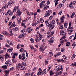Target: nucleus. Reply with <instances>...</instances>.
Returning a JSON list of instances; mask_svg holds the SVG:
<instances>
[{
  "mask_svg": "<svg viewBox=\"0 0 76 76\" xmlns=\"http://www.w3.org/2000/svg\"><path fill=\"white\" fill-rule=\"evenodd\" d=\"M4 72H5V75H8L9 73V72H10V70H7L5 69L4 70Z\"/></svg>",
  "mask_w": 76,
  "mask_h": 76,
  "instance_id": "1a4fd4ad",
  "label": "nucleus"
},
{
  "mask_svg": "<svg viewBox=\"0 0 76 76\" xmlns=\"http://www.w3.org/2000/svg\"><path fill=\"white\" fill-rule=\"evenodd\" d=\"M56 75H55V76H58V72H56Z\"/></svg>",
  "mask_w": 76,
  "mask_h": 76,
  "instance_id": "774afa93",
  "label": "nucleus"
},
{
  "mask_svg": "<svg viewBox=\"0 0 76 76\" xmlns=\"http://www.w3.org/2000/svg\"><path fill=\"white\" fill-rule=\"evenodd\" d=\"M75 54H73V55H72V60H73V59H74L75 58Z\"/></svg>",
  "mask_w": 76,
  "mask_h": 76,
  "instance_id": "cd10ccee",
  "label": "nucleus"
},
{
  "mask_svg": "<svg viewBox=\"0 0 76 76\" xmlns=\"http://www.w3.org/2000/svg\"><path fill=\"white\" fill-rule=\"evenodd\" d=\"M5 58L6 59L8 58H9V55L7 53H6L5 54Z\"/></svg>",
  "mask_w": 76,
  "mask_h": 76,
  "instance_id": "4be33fe9",
  "label": "nucleus"
},
{
  "mask_svg": "<svg viewBox=\"0 0 76 76\" xmlns=\"http://www.w3.org/2000/svg\"><path fill=\"white\" fill-rule=\"evenodd\" d=\"M21 45L20 44H19L18 45H17V49H19L20 47L19 46H20Z\"/></svg>",
  "mask_w": 76,
  "mask_h": 76,
  "instance_id": "49530a36",
  "label": "nucleus"
},
{
  "mask_svg": "<svg viewBox=\"0 0 76 76\" xmlns=\"http://www.w3.org/2000/svg\"><path fill=\"white\" fill-rule=\"evenodd\" d=\"M73 31V30H69V33H68L69 35H70L71 34H72V31Z\"/></svg>",
  "mask_w": 76,
  "mask_h": 76,
  "instance_id": "aec40b11",
  "label": "nucleus"
},
{
  "mask_svg": "<svg viewBox=\"0 0 76 76\" xmlns=\"http://www.w3.org/2000/svg\"><path fill=\"white\" fill-rule=\"evenodd\" d=\"M22 35L20 34L18 37V38H22Z\"/></svg>",
  "mask_w": 76,
  "mask_h": 76,
  "instance_id": "6e6d98bb",
  "label": "nucleus"
},
{
  "mask_svg": "<svg viewBox=\"0 0 76 76\" xmlns=\"http://www.w3.org/2000/svg\"><path fill=\"white\" fill-rule=\"evenodd\" d=\"M54 2H55V6H57V4H58V1H54Z\"/></svg>",
  "mask_w": 76,
  "mask_h": 76,
  "instance_id": "2f4dec72",
  "label": "nucleus"
},
{
  "mask_svg": "<svg viewBox=\"0 0 76 76\" xmlns=\"http://www.w3.org/2000/svg\"><path fill=\"white\" fill-rule=\"evenodd\" d=\"M9 14L11 16H12V15H13V13L12 12H11Z\"/></svg>",
  "mask_w": 76,
  "mask_h": 76,
  "instance_id": "3c124183",
  "label": "nucleus"
},
{
  "mask_svg": "<svg viewBox=\"0 0 76 76\" xmlns=\"http://www.w3.org/2000/svg\"><path fill=\"white\" fill-rule=\"evenodd\" d=\"M8 53H12V49H8Z\"/></svg>",
  "mask_w": 76,
  "mask_h": 76,
  "instance_id": "bb28decb",
  "label": "nucleus"
},
{
  "mask_svg": "<svg viewBox=\"0 0 76 76\" xmlns=\"http://www.w3.org/2000/svg\"><path fill=\"white\" fill-rule=\"evenodd\" d=\"M50 69H51V67H50V66H49L48 69V71H49V70H50Z\"/></svg>",
  "mask_w": 76,
  "mask_h": 76,
  "instance_id": "052dcab7",
  "label": "nucleus"
},
{
  "mask_svg": "<svg viewBox=\"0 0 76 76\" xmlns=\"http://www.w3.org/2000/svg\"><path fill=\"white\" fill-rule=\"evenodd\" d=\"M40 21L39 22L40 23H43L44 22V20L42 18H41L40 20Z\"/></svg>",
  "mask_w": 76,
  "mask_h": 76,
  "instance_id": "c85d7f7f",
  "label": "nucleus"
},
{
  "mask_svg": "<svg viewBox=\"0 0 76 76\" xmlns=\"http://www.w3.org/2000/svg\"><path fill=\"white\" fill-rule=\"evenodd\" d=\"M45 3V1H42L40 4V8H42L44 6V3Z\"/></svg>",
  "mask_w": 76,
  "mask_h": 76,
  "instance_id": "39448f33",
  "label": "nucleus"
},
{
  "mask_svg": "<svg viewBox=\"0 0 76 76\" xmlns=\"http://www.w3.org/2000/svg\"><path fill=\"white\" fill-rule=\"evenodd\" d=\"M7 42L9 44L12 45H13V42L11 41H9V40H7Z\"/></svg>",
  "mask_w": 76,
  "mask_h": 76,
  "instance_id": "dca6fc26",
  "label": "nucleus"
},
{
  "mask_svg": "<svg viewBox=\"0 0 76 76\" xmlns=\"http://www.w3.org/2000/svg\"><path fill=\"white\" fill-rule=\"evenodd\" d=\"M76 45V44H75V42H74L72 45V46H73V48H75Z\"/></svg>",
  "mask_w": 76,
  "mask_h": 76,
  "instance_id": "e433bc0d",
  "label": "nucleus"
},
{
  "mask_svg": "<svg viewBox=\"0 0 76 76\" xmlns=\"http://www.w3.org/2000/svg\"><path fill=\"white\" fill-rule=\"evenodd\" d=\"M22 56L23 57V58H22V60H25V53L23 52L22 54Z\"/></svg>",
  "mask_w": 76,
  "mask_h": 76,
  "instance_id": "ddd939ff",
  "label": "nucleus"
},
{
  "mask_svg": "<svg viewBox=\"0 0 76 76\" xmlns=\"http://www.w3.org/2000/svg\"><path fill=\"white\" fill-rule=\"evenodd\" d=\"M44 48H40V51H41L42 52L44 51Z\"/></svg>",
  "mask_w": 76,
  "mask_h": 76,
  "instance_id": "c9c22d12",
  "label": "nucleus"
},
{
  "mask_svg": "<svg viewBox=\"0 0 76 76\" xmlns=\"http://www.w3.org/2000/svg\"><path fill=\"white\" fill-rule=\"evenodd\" d=\"M45 23L48 24V26L49 27V30L51 31L53 29V28H54V25L51 24L50 23L49 24L47 20H46L45 21Z\"/></svg>",
  "mask_w": 76,
  "mask_h": 76,
  "instance_id": "f03ea898",
  "label": "nucleus"
},
{
  "mask_svg": "<svg viewBox=\"0 0 76 76\" xmlns=\"http://www.w3.org/2000/svg\"><path fill=\"white\" fill-rule=\"evenodd\" d=\"M19 68L20 70H26V68L23 66H20L19 67Z\"/></svg>",
  "mask_w": 76,
  "mask_h": 76,
  "instance_id": "f8f14e48",
  "label": "nucleus"
},
{
  "mask_svg": "<svg viewBox=\"0 0 76 76\" xmlns=\"http://www.w3.org/2000/svg\"><path fill=\"white\" fill-rule=\"evenodd\" d=\"M19 59H21V58H22V56H21V55H19Z\"/></svg>",
  "mask_w": 76,
  "mask_h": 76,
  "instance_id": "680f3d73",
  "label": "nucleus"
},
{
  "mask_svg": "<svg viewBox=\"0 0 76 76\" xmlns=\"http://www.w3.org/2000/svg\"><path fill=\"white\" fill-rule=\"evenodd\" d=\"M19 9V6H15V7L14 9L13 10L14 12H16V11Z\"/></svg>",
  "mask_w": 76,
  "mask_h": 76,
  "instance_id": "0eeeda50",
  "label": "nucleus"
},
{
  "mask_svg": "<svg viewBox=\"0 0 76 76\" xmlns=\"http://www.w3.org/2000/svg\"><path fill=\"white\" fill-rule=\"evenodd\" d=\"M12 24V22H9L8 24V26H10V25H11V24Z\"/></svg>",
  "mask_w": 76,
  "mask_h": 76,
  "instance_id": "13d9d810",
  "label": "nucleus"
},
{
  "mask_svg": "<svg viewBox=\"0 0 76 76\" xmlns=\"http://www.w3.org/2000/svg\"><path fill=\"white\" fill-rule=\"evenodd\" d=\"M70 45V43L69 42H67L66 43V46H69Z\"/></svg>",
  "mask_w": 76,
  "mask_h": 76,
  "instance_id": "4c0bfd02",
  "label": "nucleus"
},
{
  "mask_svg": "<svg viewBox=\"0 0 76 76\" xmlns=\"http://www.w3.org/2000/svg\"><path fill=\"white\" fill-rule=\"evenodd\" d=\"M49 8V6L46 5L44 7V10H47Z\"/></svg>",
  "mask_w": 76,
  "mask_h": 76,
  "instance_id": "412c9836",
  "label": "nucleus"
},
{
  "mask_svg": "<svg viewBox=\"0 0 76 76\" xmlns=\"http://www.w3.org/2000/svg\"><path fill=\"white\" fill-rule=\"evenodd\" d=\"M62 12H63V11H62V10H61L59 12L58 15H61V14L62 13Z\"/></svg>",
  "mask_w": 76,
  "mask_h": 76,
  "instance_id": "a19ab883",
  "label": "nucleus"
},
{
  "mask_svg": "<svg viewBox=\"0 0 76 76\" xmlns=\"http://www.w3.org/2000/svg\"><path fill=\"white\" fill-rule=\"evenodd\" d=\"M23 51H24V52L25 51V50L23 49V48H21L20 50V52H23Z\"/></svg>",
  "mask_w": 76,
  "mask_h": 76,
  "instance_id": "58836bf2",
  "label": "nucleus"
},
{
  "mask_svg": "<svg viewBox=\"0 0 76 76\" xmlns=\"http://www.w3.org/2000/svg\"><path fill=\"white\" fill-rule=\"evenodd\" d=\"M36 38H37L36 39V41L37 42H39V41H41V39H42V38H40V37L39 38V39H38L39 38L38 37H36Z\"/></svg>",
  "mask_w": 76,
  "mask_h": 76,
  "instance_id": "9b49d317",
  "label": "nucleus"
},
{
  "mask_svg": "<svg viewBox=\"0 0 76 76\" xmlns=\"http://www.w3.org/2000/svg\"><path fill=\"white\" fill-rule=\"evenodd\" d=\"M14 29L15 31H19V28L18 27L15 28Z\"/></svg>",
  "mask_w": 76,
  "mask_h": 76,
  "instance_id": "473e14b6",
  "label": "nucleus"
},
{
  "mask_svg": "<svg viewBox=\"0 0 76 76\" xmlns=\"http://www.w3.org/2000/svg\"><path fill=\"white\" fill-rule=\"evenodd\" d=\"M26 63H25L24 62H22L21 63V66H26Z\"/></svg>",
  "mask_w": 76,
  "mask_h": 76,
  "instance_id": "b1692460",
  "label": "nucleus"
},
{
  "mask_svg": "<svg viewBox=\"0 0 76 76\" xmlns=\"http://www.w3.org/2000/svg\"><path fill=\"white\" fill-rule=\"evenodd\" d=\"M10 62V60L7 61L6 62H5V64H6V65H8L9 64V63Z\"/></svg>",
  "mask_w": 76,
  "mask_h": 76,
  "instance_id": "f704fd0d",
  "label": "nucleus"
},
{
  "mask_svg": "<svg viewBox=\"0 0 76 76\" xmlns=\"http://www.w3.org/2000/svg\"><path fill=\"white\" fill-rule=\"evenodd\" d=\"M62 67L63 66H60L59 65H58L55 67L54 69V70H55L56 72H58V71H60V70H62Z\"/></svg>",
  "mask_w": 76,
  "mask_h": 76,
  "instance_id": "7ed1b4c3",
  "label": "nucleus"
},
{
  "mask_svg": "<svg viewBox=\"0 0 76 76\" xmlns=\"http://www.w3.org/2000/svg\"><path fill=\"white\" fill-rule=\"evenodd\" d=\"M64 19H65V17L64 16V15H63L61 18V23H63V22H64Z\"/></svg>",
  "mask_w": 76,
  "mask_h": 76,
  "instance_id": "423d86ee",
  "label": "nucleus"
},
{
  "mask_svg": "<svg viewBox=\"0 0 76 76\" xmlns=\"http://www.w3.org/2000/svg\"><path fill=\"white\" fill-rule=\"evenodd\" d=\"M37 12L38 13H41V10H40L38 9L37 10Z\"/></svg>",
  "mask_w": 76,
  "mask_h": 76,
  "instance_id": "bf43d9fd",
  "label": "nucleus"
},
{
  "mask_svg": "<svg viewBox=\"0 0 76 76\" xmlns=\"http://www.w3.org/2000/svg\"><path fill=\"white\" fill-rule=\"evenodd\" d=\"M49 54L50 55V57L53 56V53L51 52V50H50V52L49 53Z\"/></svg>",
  "mask_w": 76,
  "mask_h": 76,
  "instance_id": "7c9ffc66",
  "label": "nucleus"
},
{
  "mask_svg": "<svg viewBox=\"0 0 76 76\" xmlns=\"http://www.w3.org/2000/svg\"><path fill=\"white\" fill-rule=\"evenodd\" d=\"M50 75H54V73L53 72V71L52 70L50 71Z\"/></svg>",
  "mask_w": 76,
  "mask_h": 76,
  "instance_id": "72a5a7b5",
  "label": "nucleus"
},
{
  "mask_svg": "<svg viewBox=\"0 0 76 76\" xmlns=\"http://www.w3.org/2000/svg\"><path fill=\"white\" fill-rule=\"evenodd\" d=\"M51 23L52 24H55V20H52V21L51 22Z\"/></svg>",
  "mask_w": 76,
  "mask_h": 76,
  "instance_id": "de8ad7c7",
  "label": "nucleus"
},
{
  "mask_svg": "<svg viewBox=\"0 0 76 76\" xmlns=\"http://www.w3.org/2000/svg\"><path fill=\"white\" fill-rule=\"evenodd\" d=\"M8 4L9 6V7H12V5L10 3V2H9L8 3Z\"/></svg>",
  "mask_w": 76,
  "mask_h": 76,
  "instance_id": "c756f323",
  "label": "nucleus"
},
{
  "mask_svg": "<svg viewBox=\"0 0 76 76\" xmlns=\"http://www.w3.org/2000/svg\"><path fill=\"white\" fill-rule=\"evenodd\" d=\"M63 61H64L63 59L58 60V62H62Z\"/></svg>",
  "mask_w": 76,
  "mask_h": 76,
  "instance_id": "a18cd8bd",
  "label": "nucleus"
},
{
  "mask_svg": "<svg viewBox=\"0 0 76 76\" xmlns=\"http://www.w3.org/2000/svg\"><path fill=\"white\" fill-rule=\"evenodd\" d=\"M64 26L65 28H67V23H65Z\"/></svg>",
  "mask_w": 76,
  "mask_h": 76,
  "instance_id": "37998d69",
  "label": "nucleus"
},
{
  "mask_svg": "<svg viewBox=\"0 0 76 76\" xmlns=\"http://www.w3.org/2000/svg\"><path fill=\"white\" fill-rule=\"evenodd\" d=\"M3 34H4V35H6L7 36H8V34L7 32H6V31H4L2 32Z\"/></svg>",
  "mask_w": 76,
  "mask_h": 76,
  "instance_id": "5701e85b",
  "label": "nucleus"
},
{
  "mask_svg": "<svg viewBox=\"0 0 76 76\" xmlns=\"http://www.w3.org/2000/svg\"><path fill=\"white\" fill-rule=\"evenodd\" d=\"M71 23H69V27L68 28V29H72L73 28L72 27H71Z\"/></svg>",
  "mask_w": 76,
  "mask_h": 76,
  "instance_id": "f3484780",
  "label": "nucleus"
},
{
  "mask_svg": "<svg viewBox=\"0 0 76 76\" xmlns=\"http://www.w3.org/2000/svg\"><path fill=\"white\" fill-rule=\"evenodd\" d=\"M20 66H19L18 65H16V67L17 69H18V68H19Z\"/></svg>",
  "mask_w": 76,
  "mask_h": 76,
  "instance_id": "338daca9",
  "label": "nucleus"
},
{
  "mask_svg": "<svg viewBox=\"0 0 76 76\" xmlns=\"http://www.w3.org/2000/svg\"><path fill=\"white\" fill-rule=\"evenodd\" d=\"M17 13L18 14V16H20L21 14H22V12L20 11V10H18L17 11Z\"/></svg>",
  "mask_w": 76,
  "mask_h": 76,
  "instance_id": "9d476101",
  "label": "nucleus"
},
{
  "mask_svg": "<svg viewBox=\"0 0 76 76\" xmlns=\"http://www.w3.org/2000/svg\"><path fill=\"white\" fill-rule=\"evenodd\" d=\"M63 58L64 59V60H66V57L65 55H64L63 56Z\"/></svg>",
  "mask_w": 76,
  "mask_h": 76,
  "instance_id": "864d4df0",
  "label": "nucleus"
},
{
  "mask_svg": "<svg viewBox=\"0 0 76 76\" xmlns=\"http://www.w3.org/2000/svg\"><path fill=\"white\" fill-rule=\"evenodd\" d=\"M2 69H7V66L6 65H3L2 66Z\"/></svg>",
  "mask_w": 76,
  "mask_h": 76,
  "instance_id": "6ab92c4d",
  "label": "nucleus"
},
{
  "mask_svg": "<svg viewBox=\"0 0 76 76\" xmlns=\"http://www.w3.org/2000/svg\"><path fill=\"white\" fill-rule=\"evenodd\" d=\"M73 3L72 2H71V3H70L69 4V7L70 8V9H73L74 8V7L73 6Z\"/></svg>",
  "mask_w": 76,
  "mask_h": 76,
  "instance_id": "2eb2a0df",
  "label": "nucleus"
},
{
  "mask_svg": "<svg viewBox=\"0 0 76 76\" xmlns=\"http://www.w3.org/2000/svg\"><path fill=\"white\" fill-rule=\"evenodd\" d=\"M21 24L22 26H24L25 25V23H22Z\"/></svg>",
  "mask_w": 76,
  "mask_h": 76,
  "instance_id": "79ce46f5",
  "label": "nucleus"
},
{
  "mask_svg": "<svg viewBox=\"0 0 76 76\" xmlns=\"http://www.w3.org/2000/svg\"><path fill=\"white\" fill-rule=\"evenodd\" d=\"M58 75H61L62 74V72L60 71L59 72H58Z\"/></svg>",
  "mask_w": 76,
  "mask_h": 76,
  "instance_id": "4d7b16f0",
  "label": "nucleus"
},
{
  "mask_svg": "<svg viewBox=\"0 0 76 76\" xmlns=\"http://www.w3.org/2000/svg\"><path fill=\"white\" fill-rule=\"evenodd\" d=\"M30 41H31V43H33L34 42V39H33L31 38L30 39Z\"/></svg>",
  "mask_w": 76,
  "mask_h": 76,
  "instance_id": "c03bdc74",
  "label": "nucleus"
},
{
  "mask_svg": "<svg viewBox=\"0 0 76 76\" xmlns=\"http://www.w3.org/2000/svg\"><path fill=\"white\" fill-rule=\"evenodd\" d=\"M50 16V15L47 12L45 14L44 17L45 18H46V17H48V16Z\"/></svg>",
  "mask_w": 76,
  "mask_h": 76,
  "instance_id": "393cba45",
  "label": "nucleus"
},
{
  "mask_svg": "<svg viewBox=\"0 0 76 76\" xmlns=\"http://www.w3.org/2000/svg\"><path fill=\"white\" fill-rule=\"evenodd\" d=\"M18 23L19 24H20V22H21V20H18Z\"/></svg>",
  "mask_w": 76,
  "mask_h": 76,
  "instance_id": "5fc2aeb1",
  "label": "nucleus"
},
{
  "mask_svg": "<svg viewBox=\"0 0 76 76\" xmlns=\"http://www.w3.org/2000/svg\"><path fill=\"white\" fill-rule=\"evenodd\" d=\"M39 71L37 73L38 76H39V75H41V76H42L43 74H46L47 73V72H46V69H45L42 72V70L41 68H39Z\"/></svg>",
  "mask_w": 76,
  "mask_h": 76,
  "instance_id": "f257e3e1",
  "label": "nucleus"
},
{
  "mask_svg": "<svg viewBox=\"0 0 76 76\" xmlns=\"http://www.w3.org/2000/svg\"><path fill=\"white\" fill-rule=\"evenodd\" d=\"M61 52H64V49L63 48H62L61 49Z\"/></svg>",
  "mask_w": 76,
  "mask_h": 76,
  "instance_id": "e2e57ef3",
  "label": "nucleus"
},
{
  "mask_svg": "<svg viewBox=\"0 0 76 76\" xmlns=\"http://www.w3.org/2000/svg\"><path fill=\"white\" fill-rule=\"evenodd\" d=\"M72 3H73V5H75V4H76V1H74L73 2H72Z\"/></svg>",
  "mask_w": 76,
  "mask_h": 76,
  "instance_id": "69168bd1",
  "label": "nucleus"
},
{
  "mask_svg": "<svg viewBox=\"0 0 76 76\" xmlns=\"http://www.w3.org/2000/svg\"><path fill=\"white\" fill-rule=\"evenodd\" d=\"M46 13H48L49 15H50V13H51V10H49L46 11Z\"/></svg>",
  "mask_w": 76,
  "mask_h": 76,
  "instance_id": "a878e982",
  "label": "nucleus"
},
{
  "mask_svg": "<svg viewBox=\"0 0 76 76\" xmlns=\"http://www.w3.org/2000/svg\"><path fill=\"white\" fill-rule=\"evenodd\" d=\"M5 47H7V48H9V47H10V45H8L7 44H6Z\"/></svg>",
  "mask_w": 76,
  "mask_h": 76,
  "instance_id": "ea45409f",
  "label": "nucleus"
},
{
  "mask_svg": "<svg viewBox=\"0 0 76 76\" xmlns=\"http://www.w3.org/2000/svg\"><path fill=\"white\" fill-rule=\"evenodd\" d=\"M3 53V50H0V54H2Z\"/></svg>",
  "mask_w": 76,
  "mask_h": 76,
  "instance_id": "603ef678",
  "label": "nucleus"
},
{
  "mask_svg": "<svg viewBox=\"0 0 76 76\" xmlns=\"http://www.w3.org/2000/svg\"><path fill=\"white\" fill-rule=\"evenodd\" d=\"M63 6H64V4L61 3L57 5V7L58 8V9H60V8H61Z\"/></svg>",
  "mask_w": 76,
  "mask_h": 76,
  "instance_id": "6e6552de",
  "label": "nucleus"
},
{
  "mask_svg": "<svg viewBox=\"0 0 76 76\" xmlns=\"http://www.w3.org/2000/svg\"><path fill=\"white\" fill-rule=\"evenodd\" d=\"M16 23L15 22H13V23L12 24L11 26V27H12V28H14V27H15V26H16Z\"/></svg>",
  "mask_w": 76,
  "mask_h": 76,
  "instance_id": "a211bd4d",
  "label": "nucleus"
},
{
  "mask_svg": "<svg viewBox=\"0 0 76 76\" xmlns=\"http://www.w3.org/2000/svg\"><path fill=\"white\" fill-rule=\"evenodd\" d=\"M29 75H30V73H26V74H25V76H29Z\"/></svg>",
  "mask_w": 76,
  "mask_h": 76,
  "instance_id": "8fccbe9b",
  "label": "nucleus"
},
{
  "mask_svg": "<svg viewBox=\"0 0 76 76\" xmlns=\"http://www.w3.org/2000/svg\"><path fill=\"white\" fill-rule=\"evenodd\" d=\"M62 35H63V37H62V39H65V38H66V34H63V32H62Z\"/></svg>",
  "mask_w": 76,
  "mask_h": 76,
  "instance_id": "4468645a",
  "label": "nucleus"
},
{
  "mask_svg": "<svg viewBox=\"0 0 76 76\" xmlns=\"http://www.w3.org/2000/svg\"><path fill=\"white\" fill-rule=\"evenodd\" d=\"M73 37H74V35H72V36H70L69 37V39H71V38H73Z\"/></svg>",
  "mask_w": 76,
  "mask_h": 76,
  "instance_id": "0e129e2a",
  "label": "nucleus"
},
{
  "mask_svg": "<svg viewBox=\"0 0 76 76\" xmlns=\"http://www.w3.org/2000/svg\"><path fill=\"white\" fill-rule=\"evenodd\" d=\"M49 42L51 43H53V42H54V41L51 39L49 40Z\"/></svg>",
  "mask_w": 76,
  "mask_h": 76,
  "instance_id": "09e8293b",
  "label": "nucleus"
},
{
  "mask_svg": "<svg viewBox=\"0 0 76 76\" xmlns=\"http://www.w3.org/2000/svg\"><path fill=\"white\" fill-rule=\"evenodd\" d=\"M32 28L31 29V27H29L26 30V32L29 33L31 32V31H32Z\"/></svg>",
  "mask_w": 76,
  "mask_h": 76,
  "instance_id": "20e7f679",
  "label": "nucleus"
}]
</instances>
